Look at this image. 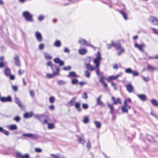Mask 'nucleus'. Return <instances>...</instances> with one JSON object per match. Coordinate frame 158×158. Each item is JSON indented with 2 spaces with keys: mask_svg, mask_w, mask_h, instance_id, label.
Instances as JSON below:
<instances>
[{
  "mask_svg": "<svg viewBox=\"0 0 158 158\" xmlns=\"http://www.w3.org/2000/svg\"><path fill=\"white\" fill-rule=\"evenodd\" d=\"M102 59L101 56L100 52H98L97 54L96 57L94 60V62L96 67V73L97 75L100 76L101 75V73L99 70V66L100 62Z\"/></svg>",
  "mask_w": 158,
  "mask_h": 158,
  "instance_id": "1",
  "label": "nucleus"
},
{
  "mask_svg": "<svg viewBox=\"0 0 158 158\" xmlns=\"http://www.w3.org/2000/svg\"><path fill=\"white\" fill-rule=\"evenodd\" d=\"M114 46L117 49L119 50L120 51V52L118 53V55H120L121 53L123 52H124V49L122 48L120 44L119 43H114L113 42L111 44L107 45V47L108 49L110 48L111 47Z\"/></svg>",
  "mask_w": 158,
  "mask_h": 158,
  "instance_id": "2",
  "label": "nucleus"
},
{
  "mask_svg": "<svg viewBox=\"0 0 158 158\" xmlns=\"http://www.w3.org/2000/svg\"><path fill=\"white\" fill-rule=\"evenodd\" d=\"M51 69L53 71L52 74L47 73L46 77L48 78H51L54 77L56 75H58L59 71V69L58 67L56 65H52L51 66Z\"/></svg>",
  "mask_w": 158,
  "mask_h": 158,
  "instance_id": "3",
  "label": "nucleus"
},
{
  "mask_svg": "<svg viewBox=\"0 0 158 158\" xmlns=\"http://www.w3.org/2000/svg\"><path fill=\"white\" fill-rule=\"evenodd\" d=\"M23 15L27 21L29 22H32L33 21L32 15L28 11H26L23 12Z\"/></svg>",
  "mask_w": 158,
  "mask_h": 158,
  "instance_id": "4",
  "label": "nucleus"
},
{
  "mask_svg": "<svg viewBox=\"0 0 158 158\" xmlns=\"http://www.w3.org/2000/svg\"><path fill=\"white\" fill-rule=\"evenodd\" d=\"M124 105L122 106L121 107L122 112L127 113L128 112L127 109H130L131 106L126 103V101L124 102Z\"/></svg>",
  "mask_w": 158,
  "mask_h": 158,
  "instance_id": "5",
  "label": "nucleus"
},
{
  "mask_svg": "<svg viewBox=\"0 0 158 158\" xmlns=\"http://www.w3.org/2000/svg\"><path fill=\"white\" fill-rule=\"evenodd\" d=\"M16 156L17 157L21 158H30V155L28 154H23L21 152H16Z\"/></svg>",
  "mask_w": 158,
  "mask_h": 158,
  "instance_id": "6",
  "label": "nucleus"
},
{
  "mask_svg": "<svg viewBox=\"0 0 158 158\" xmlns=\"http://www.w3.org/2000/svg\"><path fill=\"white\" fill-rule=\"evenodd\" d=\"M148 20L151 21L155 25H158V20L155 17L150 16L148 19Z\"/></svg>",
  "mask_w": 158,
  "mask_h": 158,
  "instance_id": "7",
  "label": "nucleus"
},
{
  "mask_svg": "<svg viewBox=\"0 0 158 158\" xmlns=\"http://www.w3.org/2000/svg\"><path fill=\"white\" fill-rule=\"evenodd\" d=\"M0 100L2 102H10L12 101V98L10 96L7 97H1Z\"/></svg>",
  "mask_w": 158,
  "mask_h": 158,
  "instance_id": "8",
  "label": "nucleus"
},
{
  "mask_svg": "<svg viewBox=\"0 0 158 158\" xmlns=\"http://www.w3.org/2000/svg\"><path fill=\"white\" fill-rule=\"evenodd\" d=\"M23 136H27L28 137L31 138L33 139H36L37 138V136L35 134H31V133H28V134H23Z\"/></svg>",
  "mask_w": 158,
  "mask_h": 158,
  "instance_id": "9",
  "label": "nucleus"
},
{
  "mask_svg": "<svg viewBox=\"0 0 158 158\" xmlns=\"http://www.w3.org/2000/svg\"><path fill=\"white\" fill-rule=\"evenodd\" d=\"M135 47L136 48H138L139 50L142 52H143L144 51L143 49V48L145 47V45L144 44H139L136 43L135 44Z\"/></svg>",
  "mask_w": 158,
  "mask_h": 158,
  "instance_id": "10",
  "label": "nucleus"
},
{
  "mask_svg": "<svg viewBox=\"0 0 158 158\" xmlns=\"http://www.w3.org/2000/svg\"><path fill=\"white\" fill-rule=\"evenodd\" d=\"M79 43L80 44H82L84 46H90L92 48H95L92 45H90L85 40H80L79 41Z\"/></svg>",
  "mask_w": 158,
  "mask_h": 158,
  "instance_id": "11",
  "label": "nucleus"
},
{
  "mask_svg": "<svg viewBox=\"0 0 158 158\" xmlns=\"http://www.w3.org/2000/svg\"><path fill=\"white\" fill-rule=\"evenodd\" d=\"M15 61V64L18 66H20V62L19 60V56H16L14 58Z\"/></svg>",
  "mask_w": 158,
  "mask_h": 158,
  "instance_id": "12",
  "label": "nucleus"
},
{
  "mask_svg": "<svg viewBox=\"0 0 158 158\" xmlns=\"http://www.w3.org/2000/svg\"><path fill=\"white\" fill-rule=\"evenodd\" d=\"M126 87L128 92L129 93H131L132 92L133 87L132 85L131 84H128L126 85Z\"/></svg>",
  "mask_w": 158,
  "mask_h": 158,
  "instance_id": "13",
  "label": "nucleus"
},
{
  "mask_svg": "<svg viewBox=\"0 0 158 158\" xmlns=\"http://www.w3.org/2000/svg\"><path fill=\"white\" fill-rule=\"evenodd\" d=\"M111 99L114 102V104L115 105H116L118 103H119L120 104H121V99L119 98H118L117 100H116L115 98L113 96H112Z\"/></svg>",
  "mask_w": 158,
  "mask_h": 158,
  "instance_id": "14",
  "label": "nucleus"
},
{
  "mask_svg": "<svg viewBox=\"0 0 158 158\" xmlns=\"http://www.w3.org/2000/svg\"><path fill=\"white\" fill-rule=\"evenodd\" d=\"M102 97V95L100 96L97 99V103L98 105H100L102 106H104V104L100 100L101 98Z\"/></svg>",
  "mask_w": 158,
  "mask_h": 158,
  "instance_id": "15",
  "label": "nucleus"
},
{
  "mask_svg": "<svg viewBox=\"0 0 158 158\" xmlns=\"http://www.w3.org/2000/svg\"><path fill=\"white\" fill-rule=\"evenodd\" d=\"M54 61L56 63L59 64L60 66H62L64 64V62L58 58L54 59Z\"/></svg>",
  "mask_w": 158,
  "mask_h": 158,
  "instance_id": "16",
  "label": "nucleus"
},
{
  "mask_svg": "<svg viewBox=\"0 0 158 158\" xmlns=\"http://www.w3.org/2000/svg\"><path fill=\"white\" fill-rule=\"evenodd\" d=\"M122 74V73H120L118 74H117L116 76H109L108 77V79L109 81L110 80H112L113 79H117L118 77L121 76Z\"/></svg>",
  "mask_w": 158,
  "mask_h": 158,
  "instance_id": "17",
  "label": "nucleus"
},
{
  "mask_svg": "<svg viewBox=\"0 0 158 158\" xmlns=\"http://www.w3.org/2000/svg\"><path fill=\"white\" fill-rule=\"evenodd\" d=\"M67 76L69 77H79V75H76L75 73L74 72H70Z\"/></svg>",
  "mask_w": 158,
  "mask_h": 158,
  "instance_id": "18",
  "label": "nucleus"
},
{
  "mask_svg": "<svg viewBox=\"0 0 158 158\" xmlns=\"http://www.w3.org/2000/svg\"><path fill=\"white\" fill-rule=\"evenodd\" d=\"M86 68L87 69L91 71H93L95 69V67H93L89 64H86Z\"/></svg>",
  "mask_w": 158,
  "mask_h": 158,
  "instance_id": "19",
  "label": "nucleus"
},
{
  "mask_svg": "<svg viewBox=\"0 0 158 158\" xmlns=\"http://www.w3.org/2000/svg\"><path fill=\"white\" fill-rule=\"evenodd\" d=\"M33 115V113L32 112L29 113H26L24 115V117L25 118H28L32 116Z\"/></svg>",
  "mask_w": 158,
  "mask_h": 158,
  "instance_id": "20",
  "label": "nucleus"
},
{
  "mask_svg": "<svg viewBox=\"0 0 158 158\" xmlns=\"http://www.w3.org/2000/svg\"><path fill=\"white\" fill-rule=\"evenodd\" d=\"M15 102L18 104V105L21 108H22L23 107V106L19 99L16 97L15 98Z\"/></svg>",
  "mask_w": 158,
  "mask_h": 158,
  "instance_id": "21",
  "label": "nucleus"
},
{
  "mask_svg": "<svg viewBox=\"0 0 158 158\" xmlns=\"http://www.w3.org/2000/svg\"><path fill=\"white\" fill-rule=\"evenodd\" d=\"M50 155L51 156H53L54 158H65L64 156L59 154L56 155L51 154Z\"/></svg>",
  "mask_w": 158,
  "mask_h": 158,
  "instance_id": "22",
  "label": "nucleus"
},
{
  "mask_svg": "<svg viewBox=\"0 0 158 158\" xmlns=\"http://www.w3.org/2000/svg\"><path fill=\"white\" fill-rule=\"evenodd\" d=\"M107 105L109 108H110V113L112 114H113V112L114 111V107L113 104L107 103Z\"/></svg>",
  "mask_w": 158,
  "mask_h": 158,
  "instance_id": "23",
  "label": "nucleus"
},
{
  "mask_svg": "<svg viewBox=\"0 0 158 158\" xmlns=\"http://www.w3.org/2000/svg\"><path fill=\"white\" fill-rule=\"evenodd\" d=\"M0 131L2 132L7 136L9 135V132L8 131L4 129L2 127H0Z\"/></svg>",
  "mask_w": 158,
  "mask_h": 158,
  "instance_id": "24",
  "label": "nucleus"
},
{
  "mask_svg": "<svg viewBox=\"0 0 158 158\" xmlns=\"http://www.w3.org/2000/svg\"><path fill=\"white\" fill-rule=\"evenodd\" d=\"M138 97L142 100L144 101L147 99L146 96L143 94H139L138 95Z\"/></svg>",
  "mask_w": 158,
  "mask_h": 158,
  "instance_id": "25",
  "label": "nucleus"
},
{
  "mask_svg": "<svg viewBox=\"0 0 158 158\" xmlns=\"http://www.w3.org/2000/svg\"><path fill=\"white\" fill-rule=\"evenodd\" d=\"M8 128L10 130H15L17 129V127L16 125L13 124L8 127Z\"/></svg>",
  "mask_w": 158,
  "mask_h": 158,
  "instance_id": "26",
  "label": "nucleus"
},
{
  "mask_svg": "<svg viewBox=\"0 0 158 158\" xmlns=\"http://www.w3.org/2000/svg\"><path fill=\"white\" fill-rule=\"evenodd\" d=\"M87 52V50L85 49H81L79 50V53L81 55H84Z\"/></svg>",
  "mask_w": 158,
  "mask_h": 158,
  "instance_id": "27",
  "label": "nucleus"
},
{
  "mask_svg": "<svg viewBox=\"0 0 158 158\" xmlns=\"http://www.w3.org/2000/svg\"><path fill=\"white\" fill-rule=\"evenodd\" d=\"M4 73L6 76H9L10 73V70L8 68H6L4 71Z\"/></svg>",
  "mask_w": 158,
  "mask_h": 158,
  "instance_id": "28",
  "label": "nucleus"
},
{
  "mask_svg": "<svg viewBox=\"0 0 158 158\" xmlns=\"http://www.w3.org/2000/svg\"><path fill=\"white\" fill-rule=\"evenodd\" d=\"M61 45V42L58 40H56L54 43V45L57 47H59Z\"/></svg>",
  "mask_w": 158,
  "mask_h": 158,
  "instance_id": "29",
  "label": "nucleus"
},
{
  "mask_svg": "<svg viewBox=\"0 0 158 158\" xmlns=\"http://www.w3.org/2000/svg\"><path fill=\"white\" fill-rule=\"evenodd\" d=\"M151 102L154 106H158V102L156 99H153L152 100Z\"/></svg>",
  "mask_w": 158,
  "mask_h": 158,
  "instance_id": "30",
  "label": "nucleus"
},
{
  "mask_svg": "<svg viewBox=\"0 0 158 158\" xmlns=\"http://www.w3.org/2000/svg\"><path fill=\"white\" fill-rule=\"evenodd\" d=\"M76 99V98H74L70 100L69 103V106H72L73 105L74 102H75Z\"/></svg>",
  "mask_w": 158,
  "mask_h": 158,
  "instance_id": "31",
  "label": "nucleus"
},
{
  "mask_svg": "<svg viewBox=\"0 0 158 158\" xmlns=\"http://www.w3.org/2000/svg\"><path fill=\"white\" fill-rule=\"evenodd\" d=\"M105 79L107 80L108 81H109V80L107 78H105V77L103 76H101L100 77V81L102 84L105 82L104 79Z\"/></svg>",
  "mask_w": 158,
  "mask_h": 158,
  "instance_id": "32",
  "label": "nucleus"
},
{
  "mask_svg": "<svg viewBox=\"0 0 158 158\" xmlns=\"http://www.w3.org/2000/svg\"><path fill=\"white\" fill-rule=\"evenodd\" d=\"M75 106L76 108L77 109L78 111H81V109L80 108V103L79 102H76L75 103Z\"/></svg>",
  "mask_w": 158,
  "mask_h": 158,
  "instance_id": "33",
  "label": "nucleus"
},
{
  "mask_svg": "<svg viewBox=\"0 0 158 158\" xmlns=\"http://www.w3.org/2000/svg\"><path fill=\"white\" fill-rule=\"evenodd\" d=\"M156 69V68L154 66L149 64L148 65V67L147 68L148 70L151 71H153L155 70Z\"/></svg>",
  "mask_w": 158,
  "mask_h": 158,
  "instance_id": "34",
  "label": "nucleus"
},
{
  "mask_svg": "<svg viewBox=\"0 0 158 158\" xmlns=\"http://www.w3.org/2000/svg\"><path fill=\"white\" fill-rule=\"evenodd\" d=\"M94 123L95 124L96 127L98 128H100L101 127V123L98 121H95Z\"/></svg>",
  "mask_w": 158,
  "mask_h": 158,
  "instance_id": "35",
  "label": "nucleus"
},
{
  "mask_svg": "<svg viewBox=\"0 0 158 158\" xmlns=\"http://www.w3.org/2000/svg\"><path fill=\"white\" fill-rule=\"evenodd\" d=\"M35 35L38 40H41L42 39L41 35L40 33L39 32H36L35 34Z\"/></svg>",
  "mask_w": 158,
  "mask_h": 158,
  "instance_id": "36",
  "label": "nucleus"
},
{
  "mask_svg": "<svg viewBox=\"0 0 158 158\" xmlns=\"http://www.w3.org/2000/svg\"><path fill=\"white\" fill-rule=\"evenodd\" d=\"M78 142L79 143L82 144H84L85 143V141L84 139H81V138H79L78 139Z\"/></svg>",
  "mask_w": 158,
  "mask_h": 158,
  "instance_id": "37",
  "label": "nucleus"
},
{
  "mask_svg": "<svg viewBox=\"0 0 158 158\" xmlns=\"http://www.w3.org/2000/svg\"><path fill=\"white\" fill-rule=\"evenodd\" d=\"M57 84L60 85H64L66 84V82L63 81L59 80L57 81Z\"/></svg>",
  "mask_w": 158,
  "mask_h": 158,
  "instance_id": "38",
  "label": "nucleus"
},
{
  "mask_svg": "<svg viewBox=\"0 0 158 158\" xmlns=\"http://www.w3.org/2000/svg\"><path fill=\"white\" fill-rule=\"evenodd\" d=\"M120 13L122 15L124 18L127 20V15L123 12L122 11H120Z\"/></svg>",
  "mask_w": 158,
  "mask_h": 158,
  "instance_id": "39",
  "label": "nucleus"
},
{
  "mask_svg": "<svg viewBox=\"0 0 158 158\" xmlns=\"http://www.w3.org/2000/svg\"><path fill=\"white\" fill-rule=\"evenodd\" d=\"M89 118L88 117H85L84 118L83 122L85 123H88L89 122Z\"/></svg>",
  "mask_w": 158,
  "mask_h": 158,
  "instance_id": "40",
  "label": "nucleus"
},
{
  "mask_svg": "<svg viewBox=\"0 0 158 158\" xmlns=\"http://www.w3.org/2000/svg\"><path fill=\"white\" fill-rule=\"evenodd\" d=\"M44 54L46 58L50 59L52 58L51 56L48 53L45 52L44 53Z\"/></svg>",
  "mask_w": 158,
  "mask_h": 158,
  "instance_id": "41",
  "label": "nucleus"
},
{
  "mask_svg": "<svg viewBox=\"0 0 158 158\" xmlns=\"http://www.w3.org/2000/svg\"><path fill=\"white\" fill-rule=\"evenodd\" d=\"M55 126L53 124L48 123V128L49 129H52L54 128Z\"/></svg>",
  "mask_w": 158,
  "mask_h": 158,
  "instance_id": "42",
  "label": "nucleus"
},
{
  "mask_svg": "<svg viewBox=\"0 0 158 158\" xmlns=\"http://www.w3.org/2000/svg\"><path fill=\"white\" fill-rule=\"evenodd\" d=\"M49 102L51 103H54L55 101V98L54 97L51 96L49 98Z\"/></svg>",
  "mask_w": 158,
  "mask_h": 158,
  "instance_id": "43",
  "label": "nucleus"
},
{
  "mask_svg": "<svg viewBox=\"0 0 158 158\" xmlns=\"http://www.w3.org/2000/svg\"><path fill=\"white\" fill-rule=\"evenodd\" d=\"M132 71L131 68H127L125 70V72L128 73H131Z\"/></svg>",
  "mask_w": 158,
  "mask_h": 158,
  "instance_id": "44",
  "label": "nucleus"
},
{
  "mask_svg": "<svg viewBox=\"0 0 158 158\" xmlns=\"http://www.w3.org/2000/svg\"><path fill=\"white\" fill-rule=\"evenodd\" d=\"M72 84L74 85H76L78 82V80L77 79H73L72 80Z\"/></svg>",
  "mask_w": 158,
  "mask_h": 158,
  "instance_id": "45",
  "label": "nucleus"
},
{
  "mask_svg": "<svg viewBox=\"0 0 158 158\" xmlns=\"http://www.w3.org/2000/svg\"><path fill=\"white\" fill-rule=\"evenodd\" d=\"M85 76L89 78L90 77V73H89L88 71H85Z\"/></svg>",
  "mask_w": 158,
  "mask_h": 158,
  "instance_id": "46",
  "label": "nucleus"
},
{
  "mask_svg": "<svg viewBox=\"0 0 158 158\" xmlns=\"http://www.w3.org/2000/svg\"><path fill=\"white\" fill-rule=\"evenodd\" d=\"M82 107L83 109H86L89 107L88 105L87 104L83 103L82 105Z\"/></svg>",
  "mask_w": 158,
  "mask_h": 158,
  "instance_id": "47",
  "label": "nucleus"
},
{
  "mask_svg": "<svg viewBox=\"0 0 158 158\" xmlns=\"http://www.w3.org/2000/svg\"><path fill=\"white\" fill-rule=\"evenodd\" d=\"M71 67L69 66L64 67L63 69L64 70L67 71L70 70L71 69Z\"/></svg>",
  "mask_w": 158,
  "mask_h": 158,
  "instance_id": "48",
  "label": "nucleus"
},
{
  "mask_svg": "<svg viewBox=\"0 0 158 158\" xmlns=\"http://www.w3.org/2000/svg\"><path fill=\"white\" fill-rule=\"evenodd\" d=\"M141 77L143 80L145 81L148 82L149 80V78L148 77H145L143 76H142Z\"/></svg>",
  "mask_w": 158,
  "mask_h": 158,
  "instance_id": "49",
  "label": "nucleus"
},
{
  "mask_svg": "<svg viewBox=\"0 0 158 158\" xmlns=\"http://www.w3.org/2000/svg\"><path fill=\"white\" fill-rule=\"evenodd\" d=\"M35 151L36 152L40 153L42 152V149L39 148H36L35 149Z\"/></svg>",
  "mask_w": 158,
  "mask_h": 158,
  "instance_id": "50",
  "label": "nucleus"
},
{
  "mask_svg": "<svg viewBox=\"0 0 158 158\" xmlns=\"http://www.w3.org/2000/svg\"><path fill=\"white\" fill-rule=\"evenodd\" d=\"M82 97L85 99H87V98L88 96L86 93L85 92L83 94Z\"/></svg>",
  "mask_w": 158,
  "mask_h": 158,
  "instance_id": "51",
  "label": "nucleus"
},
{
  "mask_svg": "<svg viewBox=\"0 0 158 158\" xmlns=\"http://www.w3.org/2000/svg\"><path fill=\"white\" fill-rule=\"evenodd\" d=\"M132 73L133 74L134 76H138L139 75V73L136 71H132Z\"/></svg>",
  "mask_w": 158,
  "mask_h": 158,
  "instance_id": "52",
  "label": "nucleus"
},
{
  "mask_svg": "<svg viewBox=\"0 0 158 158\" xmlns=\"http://www.w3.org/2000/svg\"><path fill=\"white\" fill-rule=\"evenodd\" d=\"M30 94L32 97H33L35 96V93L33 90L30 91Z\"/></svg>",
  "mask_w": 158,
  "mask_h": 158,
  "instance_id": "53",
  "label": "nucleus"
},
{
  "mask_svg": "<svg viewBox=\"0 0 158 158\" xmlns=\"http://www.w3.org/2000/svg\"><path fill=\"white\" fill-rule=\"evenodd\" d=\"M151 29L152 30L153 32L156 34H158V30L154 28H152Z\"/></svg>",
  "mask_w": 158,
  "mask_h": 158,
  "instance_id": "54",
  "label": "nucleus"
},
{
  "mask_svg": "<svg viewBox=\"0 0 158 158\" xmlns=\"http://www.w3.org/2000/svg\"><path fill=\"white\" fill-rule=\"evenodd\" d=\"M13 89L15 91H16L18 90V87L16 85H13L12 86Z\"/></svg>",
  "mask_w": 158,
  "mask_h": 158,
  "instance_id": "55",
  "label": "nucleus"
},
{
  "mask_svg": "<svg viewBox=\"0 0 158 158\" xmlns=\"http://www.w3.org/2000/svg\"><path fill=\"white\" fill-rule=\"evenodd\" d=\"M86 84V83L84 81H80L79 82V84L81 86H83Z\"/></svg>",
  "mask_w": 158,
  "mask_h": 158,
  "instance_id": "56",
  "label": "nucleus"
},
{
  "mask_svg": "<svg viewBox=\"0 0 158 158\" xmlns=\"http://www.w3.org/2000/svg\"><path fill=\"white\" fill-rule=\"evenodd\" d=\"M124 101H126V103L127 104V102H131V99L130 98H127Z\"/></svg>",
  "mask_w": 158,
  "mask_h": 158,
  "instance_id": "57",
  "label": "nucleus"
},
{
  "mask_svg": "<svg viewBox=\"0 0 158 158\" xmlns=\"http://www.w3.org/2000/svg\"><path fill=\"white\" fill-rule=\"evenodd\" d=\"M44 19V16L42 15H41L39 16L38 18V20L39 21H41L43 20Z\"/></svg>",
  "mask_w": 158,
  "mask_h": 158,
  "instance_id": "58",
  "label": "nucleus"
},
{
  "mask_svg": "<svg viewBox=\"0 0 158 158\" xmlns=\"http://www.w3.org/2000/svg\"><path fill=\"white\" fill-rule=\"evenodd\" d=\"M64 51L65 52L69 53L70 52L69 50L67 48H65L64 50Z\"/></svg>",
  "mask_w": 158,
  "mask_h": 158,
  "instance_id": "59",
  "label": "nucleus"
},
{
  "mask_svg": "<svg viewBox=\"0 0 158 158\" xmlns=\"http://www.w3.org/2000/svg\"><path fill=\"white\" fill-rule=\"evenodd\" d=\"M14 119L17 122H19L20 120V117L17 116Z\"/></svg>",
  "mask_w": 158,
  "mask_h": 158,
  "instance_id": "60",
  "label": "nucleus"
},
{
  "mask_svg": "<svg viewBox=\"0 0 158 158\" xmlns=\"http://www.w3.org/2000/svg\"><path fill=\"white\" fill-rule=\"evenodd\" d=\"M44 45L43 44H41L40 45L39 48L40 49H42L44 48Z\"/></svg>",
  "mask_w": 158,
  "mask_h": 158,
  "instance_id": "61",
  "label": "nucleus"
},
{
  "mask_svg": "<svg viewBox=\"0 0 158 158\" xmlns=\"http://www.w3.org/2000/svg\"><path fill=\"white\" fill-rule=\"evenodd\" d=\"M9 77L11 80H13L15 79V77L14 75H10Z\"/></svg>",
  "mask_w": 158,
  "mask_h": 158,
  "instance_id": "62",
  "label": "nucleus"
},
{
  "mask_svg": "<svg viewBox=\"0 0 158 158\" xmlns=\"http://www.w3.org/2000/svg\"><path fill=\"white\" fill-rule=\"evenodd\" d=\"M86 146L89 149L91 148V143L89 142L88 143Z\"/></svg>",
  "mask_w": 158,
  "mask_h": 158,
  "instance_id": "63",
  "label": "nucleus"
},
{
  "mask_svg": "<svg viewBox=\"0 0 158 158\" xmlns=\"http://www.w3.org/2000/svg\"><path fill=\"white\" fill-rule=\"evenodd\" d=\"M113 68L115 69H117L118 68L117 64H115L113 66Z\"/></svg>",
  "mask_w": 158,
  "mask_h": 158,
  "instance_id": "64",
  "label": "nucleus"
}]
</instances>
